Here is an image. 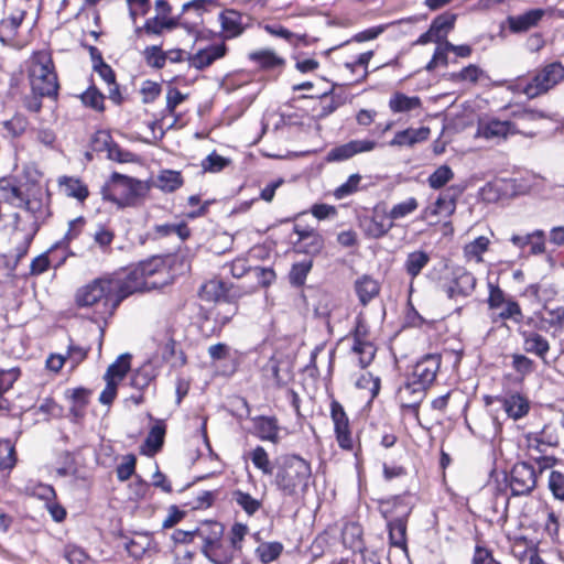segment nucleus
<instances>
[{
    "instance_id": "obj_20",
    "label": "nucleus",
    "mask_w": 564,
    "mask_h": 564,
    "mask_svg": "<svg viewBox=\"0 0 564 564\" xmlns=\"http://www.w3.org/2000/svg\"><path fill=\"white\" fill-rule=\"evenodd\" d=\"M462 193L463 188L458 185L447 187L431 206L424 208V216L434 217L443 215L446 218H451L456 212L457 200Z\"/></svg>"
},
{
    "instance_id": "obj_64",
    "label": "nucleus",
    "mask_w": 564,
    "mask_h": 564,
    "mask_svg": "<svg viewBox=\"0 0 564 564\" xmlns=\"http://www.w3.org/2000/svg\"><path fill=\"white\" fill-rule=\"evenodd\" d=\"M55 471L59 477H76L79 473V468L75 455L70 452L62 453L58 457Z\"/></svg>"
},
{
    "instance_id": "obj_2",
    "label": "nucleus",
    "mask_w": 564,
    "mask_h": 564,
    "mask_svg": "<svg viewBox=\"0 0 564 564\" xmlns=\"http://www.w3.org/2000/svg\"><path fill=\"white\" fill-rule=\"evenodd\" d=\"M256 469L271 477V485L284 498L297 500L304 498L314 481L312 462L297 453H284L270 459L267 449L257 445L249 452Z\"/></svg>"
},
{
    "instance_id": "obj_46",
    "label": "nucleus",
    "mask_w": 564,
    "mask_h": 564,
    "mask_svg": "<svg viewBox=\"0 0 564 564\" xmlns=\"http://www.w3.org/2000/svg\"><path fill=\"white\" fill-rule=\"evenodd\" d=\"M490 240L486 236H479L466 243L463 248V256L466 262L476 264L484 262V254L489 250Z\"/></svg>"
},
{
    "instance_id": "obj_21",
    "label": "nucleus",
    "mask_w": 564,
    "mask_h": 564,
    "mask_svg": "<svg viewBox=\"0 0 564 564\" xmlns=\"http://www.w3.org/2000/svg\"><path fill=\"white\" fill-rule=\"evenodd\" d=\"M522 349L525 354L533 355L544 366H550L549 354L551 351L550 340L536 330H520Z\"/></svg>"
},
{
    "instance_id": "obj_45",
    "label": "nucleus",
    "mask_w": 564,
    "mask_h": 564,
    "mask_svg": "<svg viewBox=\"0 0 564 564\" xmlns=\"http://www.w3.org/2000/svg\"><path fill=\"white\" fill-rule=\"evenodd\" d=\"M389 109L393 113L409 112L421 109L423 104L419 96H408L404 93L395 91L389 99Z\"/></svg>"
},
{
    "instance_id": "obj_44",
    "label": "nucleus",
    "mask_w": 564,
    "mask_h": 564,
    "mask_svg": "<svg viewBox=\"0 0 564 564\" xmlns=\"http://www.w3.org/2000/svg\"><path fill=\"white\" fill-rule=\"evenodd\" d=\"M456 20L457 14L451 11H445L432 20L430 26L436 34V43L447 41V35L454 30Z\"/></svg>"
},
{
    "instance_id": "obj_63",
    "label": "nucleus",
    "mask_w": 564,
    "mask_h": 564,
    "mask_svg": "<svg viewBox=\"0 0 564 564\" xmlns=\"http://www.w3.org/2000/svg\"><path fill=\"white\" fill-rule=\"evenodd\" d=\"M155 379L150 365H143L135 369L130 377V386L138 391H144Z\"/></svg>"
},
{
    "instance_id": "obj_34",
    "label": "nucleus",
    "mask_w": 564,
    "mask_h": 564,
    "mask_svg": "<svg viewBox=\"0 0 564 564\" xmlns=\"http://www.w3.org/2000/svg\"><path fill=\"white\" fill-rule=\"evenodd\" d=\"M430 135L431 129L429 127H410L404 130L395 132L393 138L389 141V145L395 148H412L417 143L427 141Z\"/></svg>"
},
{
    "instance_id": "obj_62",
    "label": "nucleus",
    "mask_w": 564,
    "mask_h": 564,
    "mask_svg": "<svg viewBox=\"0 0 564 564\" xmlns=\"http://www.w3.org/2000/svg\"><path fill=\"white\" fill-rule=\"evenodd\" d=\"M116 232L110 223L98 224L94 232V242L104 251L111 249Z\"/></svg>"
},
{
    "instance_id": "obj_37",
    "label": "nucleus",
    "mask_w": 564,
    "mask_h": 564,
    "mask_svg": "<svg viewBox=\"0 0 564 564\" xmlns=\"http://www.w3.org/2000/svg\"><path fill=\"white\" fill-rule=\"evenodd\" d=\"M57 184L67 197L76 199L80 205L89 197V188L79 177L63 175L58 177Z\"/></svg>"
},
{
    "instance_id": "obj_5",
    "label": "nucleus",
    "mask_w": 564,
    "mask_h": 564,
    "mask_svg": "<svg viewBox=\"0 0 564 564\" xmlns=\"http://www.w3.org/2000/svg\"><path fill=\"white\" fill-rule=\"evenodd\" d=\"M564 82V65L560 61L543 63L525 75L517 77L509 89L522 94L529 100L540 98Z\"/></svg>"
},
{
    "instance_id": "obj_27",
    "label": "nucleus",
    "mask_w": 564,
    "mask_h": 564,
    "mask_svg": "<svg viewBox=\"0 0 564 564\" xmlns=\"http://www.w3.org/2000/svg\"><path fill=\"white\" fill-rule=\"evenodd\" d=\"M218 21L224 42L240 36L247 29L243 14L235 9H224L218 15Z\"/></svg>"
},
{
    "instance_id": "obj_36",
    "label": "nucleus",
    "mask_w": 564,
    "mask_h": 564,
    "mask_svg": "<svg viewBox=\"0 0 564 564\" xmlns=\"http://www.w3.org/2000/svg\"><path fill=\"white\" fill-rule=\"evenodd\" d=\"M507 540L511 555L520 564H523L525 561L530 564V557L533 556L534 552H540L538 544L525 535L507 534Z\"/></svg>"
},
{
    "instance_id": "obj_57",
    "label": "nucleus",
    "mask_w": 564,
    "mask_h": 564,
    "mask_svg": "<svg viewBox=\"0 0 564 564\" xmlns=\"http://www.w3.org/2000/svg\"><path fill=\"white\" fill-rule=\"evenodd\" d=\"M249 274L256 280V284L248 292H256L259 289H267L276 280V273L272 267L249 268Z\"/></svg>"
},
{
    "instance_id": "obj_19",
    "label": "nucleus",
    "mask_w": 564,
    "mask_h": 564,
    "mask_svg": "<svg viewBox=\"0 0 564 564\" xmlns=\"http://www.w3.org/2000/svg\"><path fill=\"white\" fill-rule=\"evenodd\" d=\"M218 4V0H192L184 3L180 12L181 26L188 31L197 30L204 22V13Z\"/></svg>"
},
{
    "instance_id": "obj_47",
    "label": "nucleus",
    "mask_w": 564,
    "mask_h": 564,
    "mask_svg": "<svg viewBox=\"0 0 564 564\" xmlns=\"http://www.w3.org/2000/svg\"><path fill=\"white\" fill-rule=\"evenodd\" d=\"M284 545L280 541H264L254 549V556L261 564L278 561L283 554Z\"/></svg>"
},
{
    "instance_id": "obj_54",
    "label": "nucleus",
    "mask_w": 564,
    "mask_h": 564,
    "mask_svg": "<svg viewBox=\"0 0 564 564\" xmlns=\"http://www.w3.org/2000/svg\"><path fill=\"white\" fill-rule=\"evenodd\" d=\"M343 340L373 341L371 337L370 326L364 312H359L356 315L352 328L343 338Z\"/></svg>"
},
{
    "instance_id": "obj_50",
    "label": "nucleus",
    "mask_w": 564,
    "mask_h": 564,
    "mask_svg": "<svg viewBox=\"0 0 564 564\" xmlns=\"http://www.w3.org/2000/svg\"><path fill=\"white\" fill-rule=\"evenodd\" d=\"M231 500L248 516L253 517L263 506L261 499L252 497L249 492L235 489L231 492Z\"/></svg>"
},
{
    "instance_id": "obj_4",
    "label": "nucleus",
    "mask_w": 564,
    "mask_h": 564,
    "mask_svg": "<svg viewBox=\"0 0 564 564\" xmlns=\"http://www.w3.org/2000/svg\"><path fill=\"white\" fill-rule=\"evenodd\" d=\"M414 503L410 494L394 495L378 500V510L387 521L389 543L391 546L406 551L408 522Z\"/></svg>"
},
{
    "instance_id": "obj_13",
    "label": "nucleus",
    "mask_w": 564,
    "mask_h": 564,
    "mask_svg": "<svg viewBox=\"0 0 564 564\" xmlns=\"http://www.w3.org/2000/svg\"><path fill=\"white\" fill-rule=\"evenodd\" d=\"M260 377L264 388L280 390L294 380V372L288 360L273 355L260 368Z\"/></svg>"
},
{
    "instance_id": "obj_30",
    "label": "nucleus",
    "mask_w": 564,
    "mask_h": 564,
    "mask_svg": "<svg viewBox=\"0 0 564 564\" xmlns=\"http://www.w3.org/2000/svg\"><path fill=\"white\" fill-rule=\"evenodd\" d=\"M509 241L520 250L529 247L531 256H540L546 251V235L542 229H535L527 235H512Z\"/></svg>"
},
{
    "instance_id": "obj_48",
    "label": "nucleus",
    "mask_w": 564,
    "mask_h": 564,
    "mask_svg": "<svg viewBox=\"0 0 564 564\" xmlns=\"http://www.w3.org/2000/svg\"><path fill=\"white\" fill-rule=\"evenodd\" d=\"M430 261L431 257L426 251L414 250L408 253L403 263V269L413 281L421 274L422 270L429 264Z\"/></svg>"
},
{
    "instance_id": "obj_39",
    "label": "nucleus",
    "mask_w": 564,
    "mask_h": 564,
    "mask_svg": "<svg viewBox=\"0 0 564 564\" xmlns=\"http://www.w3.org/2000/svg\"><path fill=\"white\" fill-rule=\"evenodd\" d=\"M377 350L375 341H351L348 354L360 369H366L375 360Z\"/></svg>"
},
{
    "instance_id": "obj_10",
    "label": "nucleus",
    "mask_w": 564,
    "mask_h": 564,
    "mask_svg": "<svg viewBox=\"0 0 564 564\" xmlns=\"http://www.w3.org/2000/svg\"><path fill=\"white\" fill-rule=\"evenodd\" d=\"M224 532V524L216 520H205L196 527L197 538L202 541L200 552L214 564H223Z\"/></svg>"
},
{
    "instance_id": "obj_53",
    "label": "nucleus",
    "mask_w": 564,
    "mask_h": 564,
    "mask_svg": "<svg viewBox=\"0 0 564 564\" xmlns=\"http://www.w3.org/2000/svg\"><path fill=\"white\" fill-rule=\"evenodd\" d=\"M131 368V355H120L109 367L104 376L105 381H113L119 384Z\"/></svg>"
},
{
    "instance_id": "obj_55",
    "label": "nucleus",
    "mask_w": 564,
    "mask_h": 564,
    "mask_svg": "<svg viewBox=\"0 0 564 564\" xmlns=\"http://www.w3.org/2000/svg\"><path fill=\"white\" fill-rule=\"evenodd\" d=\"M215 203V199H202L200 194L189 195L186 199V205L192 209L184 214V217L188 220H194L197 218H202L208 215L209 208L212 204Z\"/></svg>"
},
{
    "instance_id": "obj_23",
    "label": "nucleus",
    "mask_w": 564,
    "mask_h": 564,
    "mask_svg": "<svg viewBox=\"0 0 564 564\" xmlns=\"http://www.w3.org/2000/svg\"><path fill=\"white\" fill-rule=\"evenodd\" d=\"M17 208L25 210L33 219V230L36 232L41 225L51 216L50 207L44 202L41 192L37 194H24L23 199L19 203Z\"/></svg>"
},
{
    "instance_id": "obj_29",
    "label": "nucleus",
    "mask_w": 564,
    "mask_h": 564,
    "mask_svg": "<svg viewBox=\"0 0 564 564\" xmlns=\"http://www.w3.org/2000/svg\"><path fill=\"white\" fill-rule=\"evenodd\" d=\"M26 14L25 8L18 7L0 20V41L3 44H15L18 42L19 29Z\"/></svg>"
},
{
    "instance_id": "obj_11",
    "label": "nucleus",
    "mask_w": 564,
    "mask_h": 564,
    "mask_svg": "<svg viewBox=\"0 0 564 564\" xmlns=\"http://www.w3.org/2000/svg\"><path fill=\"white\" fill-rule=\"evenodd\" d=\"M539 471L528 462H517L506 475L510 497H528L538 487Z\"/></svg>"
},
{
    "instance_id": "obj_32",
    "label": "nucleus",
    "mask_w": 564,
    "mask_h": 564,
    "mask_svg": "<svg viewBox=\"0 0 564 564\" xmlns=\"http://www.w3.org/2000/svg\"><path fill=\"white\" fill-rule=\"evenodd\" d=\"M476 286V276L471 272L463 270L455 275L446 288V295L451 300L467 297L474 293Z\"/></svg>"
},
{
    "instance_id": "obj_33",
    "label": "nucleus",
    "mask_w": 564,
    "mask_h": 564,
    "mask_svg": "<svg viewBox=\"0 0 564 564\" xmlns=\"http://www.w3.org/2000/svg\"><path fill=\"white\" fill-rule=\"evenodd\" d=\"M24 191L21 178L18 175L9 174L0 176V203L17 207L23 199Z\"/></svg>"
},
{
    "instance_id": "obj_14",
    "label": "nucleus",
    "mask_w": 564,
    "mask_h": 564,
    "mask_svg": "<svg viewBox=\"0 0 564 564\" xmlns=\"http://www.w3.org/2000/svg\"><path fill=\"white\" fill-rule=\"evenodd\" d=\"M247 291L240 285L227 283L221 279H210L199 290V296L207 302L234 303L242 297Z\"/></svg>"
},
{
    "instance_id": "obj_3",
    "label": "nucleus",
    "mask_w": 564,
    "mask_h": 564,
    "mask_svg": "<svg viewBox=\"0 0 564 564\" xmlns=\"http://www.w3.org/2000/svg\"><path fill=\"white\" fill-rule=\"evenodd\" d=\"M26 77L30 94L22 98V104L29 112L39 113L43 108L44 98L54 102L58 100L61 84L50 50L32 52L26 61Z\"/></svg>"
},
{
    "instance_id": "obj_49",
    "label": "nucleus",
    "mask_w": 564,
    "mask_h": 564,
    "mask_svg": "<svg viewBox=\"0 0 564 564\" xmlns=\"http://www.w3.org/2000/svg\"><path fill=\"white\" fill-rule=\"evenodd\" d=\"M79 100L85 108L102 115L106 111V96L95 84L88 86L79 96Z\"/></svg>"
},
{
    "instance_id": "obj_60",
    "label": "nucleus",
    "mask_w": 564,
    "mask_h": 564,
    "mask_svg": "<svg viewBox=\"0 0 564 564\" xmlns=\"http://www.w3.org/2000/svg\"><path fill=\"white\" fill-rule=\"evenodd\" d=\"M232 164L231 159L223 156L214 150L200 162L203 173H220Z\"/></svg>"
},
{
    "instance_id": "obj_42",
    "label": "nucleus",
    "mask_w": 564,
    "mask_h": 564,
    "mask_svg": "<svg viewBox=\"0 0 564 564\" xmlns=\"http://www.w3.org/2000/svg\"><path fill=\"white\" fill-rule=\"evenodd\" d=\"M362 527L357 522H347L341 530L343 544L352 552H364Z\"/></svg>"
},
{
    "instance_id": "obj_61",
    "label": "nucleus",
    "mask_w": 564,
    "mask_h": 564,
    "mask_svg": "<svg viewBox=\"0 0 564 564\" xmlns=\"http://www.w3.org/2000/svg\"><path fill=\"white\" fill-rule=\"evenodd\" d=\"M488 288V297H487V305L488 308L492 312H497L499 308L502 307L505 303L508 301L514 299L513 296L508 295L499 285L498 281L487 282Z\"/></svg>"
},
{
    "instance_id": "obj_8",
    "label": "nucleus",
    "mask_w": 564,
    "mask_h": 564,
    "mask_svg": "<svg viewBox=\"0 0 564 564\" xmlns=\"http://www.w3.org/2000/svg\"><path fill=\"white\" fill-rule=\"evenodd\" d=\"M329 417L338 447L344 452H354L355 457L361 453L360 433L355 430L344 405L332 394L329 397Z\"/></svg>"
},
{
    "instance_id": "obj_6",
    "label": "nucleus",
    "mask_w": 564,
    "mask_h": 564,
    "mask_svg": "<svg viewBox=\"0 0 564 564\" xmlns=\"http://www.w3.org/2000/svg\"><path fill=\"white\" fill-rule=\"evenodd\" d=\"M283 223L291 224L285 237L290 251L313 260L324 253L326 239L317 227L291 218Z\"/></svg>"
},
{
    "instance_id": "obj_26",
    "label": "nucleus",
    "mask_w": 564,
    "mask_h": 564,
    "mask_svg": "<svg viewBox=\"0 0 564 564\" xmlns=\"http://www.w3.org/2000/svg\"><path fill=\"white\" fill-rule=\"evenodd\" d=\"M545 10L542 8H532L521 14L508 15L506 19L507 29L512 34L525 33L536 28L545 17Z\"/></svg>"
},
{
    "instance_id": "obj_41",
    "label": "nucleus",
    "mask_w": 564,
    "mask_h": 564,
    "mask_svg": "<svg viewBox=\"0 0 564 564\" xmlns=\"http://www.w3.org/2000/svg\"><path fill=\"white\" fill-rule=\"evenodd\" d=\"M375 52L372 50L366 51L351 59H345L343 62L344 67L355 76V82L360 83L366 80L369 75L368 65L370 59L373 57Z\"/></svg>"
},
{
    "instance_id": "obj_18",
    "label": "nucleus",
    "mask_w": 564,
    "mask_h": 564,
    "mask_svg": "<svg viewBox=\"0 0 564 564\" xmlns=\"http://www.w3.org/2000/svg\"><path fill=\"white\" fill-rule=\"evenodd\" d=\"M378 142L371 139H355L332 148L326 154L327 162H344L354 156L376 150Z\"/></svg>"
},
{
    "instance_id": "obj_43",
    "label": "nucleus",
    "mask_w": 564,
    "mask_h": 564,
    "mask_svg": "<svg viewBox=\"0 0 564 564\" xmlns=\"http://www.w3.org/2000/svg\"><path fill=\"white\" fill-rule=\"evenodd\" d=\"M185 180L181 171L161 170L155 180V187L163 193H174L184 186Z\"/></svg>"
},
{
    "instance_id": "obj_35",
    "label": "nucleus",
    "mask_w": 564,
    "mask_h": 564,
    "mask_svg": "<svg viewBox=\"0 0 564 564\" xmlns=\"http://www.w3.org/2000/svg\"><path fill=\"white\" fill-rule=\"evenodd\" d=\"M354 291L361 306H367L381 292V283L370 274H362L354 282Z\"/></svg>"
},
{
    "instance_id": "obj_31",
    "label": "nucleus",
    "mask_w": 564,
    "mask_h": 564,
    "mask_svg": "<svg viewBox=\"0 0 564 564\" xmlns=\"http://www.w3.org/2000/svg\"><path fill=\"white\" fill-rule=\"evenodd\" d=\"M248 59L254 65L257 69L263 72H282L286 65L285 59L270 48L252 51L248 54Z\"/></svg>"
},
{
    "instance_id": "obj_59",
    "label": "nucleus",
    "mask_w": 564,
    "mask_h": 564,
    "mask_svg": "<svg viewBox=\"0 0 564 564\" xmlns=\"http://www.w3.org/2000/svg\"><path fill=\"white\" fill-rule=\"evenodd\" d=\"M529 354L514 352L511 355V368L517 376L524 379L536 371V362L531 359Z\"/></svg>"
},
{
    "instance_id": "obj_40",
    "label": "nucleus",
    "mask_w": 564,
    "mask_h": 564,
    "mask_svg": "<svg viewBox=\"0 0 564 564\" xmlns=\"http://www.w3.org/2000/svg\"><path fill=\"white\" fill-rule=\"evenodd\" d=\"M506 110H510L509 120L517 121H539L549 118L544 110L532 108L527 104H508L503 107Z\"/></svg>"
},
{
    "instance_id": "obj_52",
    "label": "nucleus",
    "mask_w": 564,
    "mask_h": 564,
    "mask_svg": "<svg viewBox=\"0 0 564 564\" xmlns=\"http://www.w3.org/2000/svg\"><path fill=\"white\" fill-rule=\"evenodd\" d=\"M486 77V72L476 64H469L460 70L451 74L452 82L456 84H469L473 86H476Z\"/></svg>"
},
{
    "instance_id": "obj_22",
    "label": "nucleus",
    "mask_w": 564,
    "mask_h": 564,
    "mask_svg": "<svg viewBox=\"0 0 564 564\" xmlns=\"http://www.w3.org/2000/svg\"><path fill=\"white\" fill-rule=\"evenodd\" d=\"M249 527L242 522H234L228 531V542L223 539V564H230L237 554L242 553Z\"/></svg>"
},
{
    "instance_id": "obj_9",
    "label": "nucleus",
    "mask_w": 564,
    "mask_h": 564,
    "mask_svg": "<svg viewBox=\"0 0 564 564\" xmlns=\"http://www.w3.org/2000/svg\"><path fill=\"white\" fill-rule=\"evenodd\" d=\"M155 14L148 18L143 25L134 29L138 39L161 36L165 31L181 26L180 13H175L169 0H154Z\"/></svg>"
},
{
    "instance_id": "obj_17",
    "label": "nucleus",
    "mask_w": 564,
    "mask_h": 564,
    "mask_svg": "<svg viewBox=\"0 0 564 564\" xmlns=\"http://www.w3.org/2000/svg\"><path fill=\"white\" fill-rule=\"evenodd\" d=\"M495 399L500 403L508 419L513 421L525 417L532 408L530 398L521 391H507L501 395H496Z\"/></svg>"
},
{
    "instance_id": "obj_25",
    "label": "nucleus",
    "mask_w": 564,
    "mask_h": 564,
    "mask_svg": "<svg viewBox=\"0 0 564 564\" xmlns=\"http://www.w3.org/2000/svg\"><path fill=\"white\" fill-rule=\"evenodd\" d=\"M228 53V46L224 41L209 44L198 50L195 54H189L187 61L189 66L197 70H204L212 66L216 61L224 58Z\"/></svg>"
},
{
    "instance_id": "obj_58",
    "label": "nucleus",
    "mask_w": 564,
    "mask_h": 564,
    "mask_svg": "<svg viewBox=\"0 0 564 564\" xmlns=\"http://www.w3.org/2000/svg\"><path fill=\"white\" fill-rule=\"evenodd\" d=\"M497 319L500 322H512L514 324L524 323V314L520 303L512 299L505 303L501 308L498 310Z\"/></svg>"
},
{
    "instance_id": "obj_7",
    "label": "nucleus",
    "mask_w": 564,
    "mask_h": 564,
    "mask_svg": "<svg viewBox=\"0 0 564 564\" xmlns=\"http://www.w3.org/2000/svg\"><path fill=\"white\" fill-rule=\"evenodd\" d=\"M147 189L142 181L113 172L101 186L100 194L104 200L119 207H127L133 206L140 197L145 195Z\"/></svg>"
},
{
    "instance_id": "obj_1",
    "label": "nucleus",
    "mask_w": 564,
    "mask_h": 564,
    "mask_svg": "<svg viewBox=\"0 0 564 564\" xmlns=\"http://www.w3.org/2000/svg\"><path fill=\"white\" fill-rule=\"evenodd\" d=\"M173 282L171 265L164 257L154 256L138 263L106 272L74 293V305L85 311L87 318L100 325V343L105 328L123 301L135 294H144Z\"/></svg>"
},
{
    "instance_id": "obj_16",
    "label": "nucleus",
    "mask_w": 564,
    "mask_h": 564,
    "mask_svg": "<svg viewBox=\"0 0 564 564\" xmlns=\"http://www.w3.org/2000/svg\"><path fill=\"white\" fill-rule=\"evenodd\" d=\"M441 364L442 356L440 354H427L414 365L408 380L426 391L436 380Z\"/></svg>"
},
{
    "instance_id": "obj_51",
    "label": "nucleus",
    "mask_w": 564,
    "mask_h": 564,
    "mask_svg": "<svg viewBox=\"0 0 564 564\" xmlns=\"http://www.w3.org/2000/svg\"><path fill=\"white\" fill-rule=\"evenodd\" d=\"M313 265L314 260L310 258H304L302 261L294 262L288 274L289 283L294 288L304 286Z\"/></svg>"
},
{
    "instance_id": "obj_12",
    "label": "nucleus",
    "mask_w": 564,
    "mask_h": 564,
    "mask_svg": "<svg viewBox=\"0 0 564 564\" xmlns=\"http://www.w3.org/2000/svg\"><path fill=\"white\" fill-rule=\"evenodd\" d=\"M477 137L486 140H507L510 135H523L534 138L538 132L533 130H521L512 120H500L496 117H489L478 121Z\"/></svg>"
},
{
    "instance_id": "obj_38",
    "label": "nucleus",
    "mask_w": 564,
    "mask_h": 564,
    "mask_svg": "<svg viewBox=\"0 0 564 564\" xmlns=\"http://www.w3.org/2000/svg\"><path fill=\"white\" fill-rule=\"evenodd\" d=\"M527 455L530 453L544 454L549 447L558 445V437L549 433V426H544L539 433H529L525 435Z\"/></svg>"
},
{
    "instance_id": "obj_24",
    "label": "nucleus",
    "mask_w": 564,
    "mask_h": 564,
    "mask_svg": "<svg viewBox=\"0 0 564 564\" xmlns=\"http://www.w3.org/2000/svg\"><path fill=\"white\" fill-rule=\"evenodd\" d=\"M252 423V434L260 441L279 444L281 436V426L275 415H257L250 417Z\"/></svg>"
},
{
    "instance_id": "obj_15",
    "label": "nucleus",
    "mask_w": 564,
    "mask_h": 564,
    "mask_svg": "<svg viewBox=\"0 0 564 564\" xmlns=\"http://www.w3.org/2000/svg\"><path fill=\"white\" fill-rule=\"evenodd\" d=\"M359 228L368 239H381L394 227L384 207L376 206L358 219Z\"/></svg>"
},
{
    "instance_id": "obj_28",
    "label": "nucleus",
    "mask_w": 564,
    "mask_h": 564,
    "mask_svg": "<svg viewBox=\"0 0 564 564\" xmlns=\"http://www.w3.org/2000/svg\"><path fill=\"white\" fill-rule=\"evenodd\" d=\"M149 417L154 421L150 427L145 440L140 446V453L148 457H153L163 448L167 425L162 419H153L151 414Z\"/></svg>"
},
{
    "instance_id": "obj_56",
    "label": "nucleus",
    "mask_w": 564,
    "mask_h": 564,
    "mask_svg": "<svg viewBox=\"0 0 564 564\" xmlns=\"http://www.w3.org/2000/svg\"><path fill=\"white\" fill-rule=\"evenodd\" d=\"M2 128L11 139H19L25 134L30 120L23 113L17 112L10 119L2 121Z\"/></svg>"
}]
</instances>
